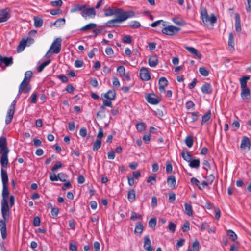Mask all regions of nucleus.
<instances>
[{"label":"nucleus","mask_w":251,"mask_h":251,"mask_svg":"<svg viewBox=\"0 0 251 251\" xmlns=\"http://www.w3.org/2000/svg\"><path fill=\"white\" fill-rule=\"evenodd\" d=\"M1 177L2 183V197L1 201V212L2 219H0V229L1 237L5 240L7 236L6 222L10 217V207L8 205V197L9 191L8 188V177L6 171L1 169Z\"/></svg>","instance_id":"obj_1"},{"label":"nucleus","mask_w":251,"mask_h":251,"mask_svg":"<svg viewBox=\"0 0 251 251\" xmlns=\"http://www.w3.org/2000/svg\"><path fill=\"white\" fill-rule=\"evenodd\" d=\"M9 151L6 138L1 136L0 137V154L1 156L0 158V163L2 168H7L8 166V155Z\"/></svg>","instance_id":"obj_2"},{"label":"nucleus","mask_w":251,"mask_h":251,"mask_svg":"<svg viewBox=\"0 0 251 251\" xmlns=\"http://www.w3.org/2000/svg\"><path fill=\"white\" fill-rule=\"evenodd\" d=\"M201 16L203 22L206 25L208 24H214L217 21V18L214 14H211L210 18L209 17L206 8L201 9Z\"/></svg>","instance_id":"obj_3"},{"label":"nucleus","mask_w":251,"mask_h":251,"mask_svg":"<svg viewBox=\"0 0 251 251\" xmlns=\"http://www.w3.org/2000/svg\"><path fill=\"white\" fill-rule=\"evenodd\" d=\"M117 17L115 18L118 23L123 22L129 18L133 17L135 16V12L133 11H122L119 13H116Z\"/></svg>","instance_id":"obj_4"},{"label":"nucleus","mask_w":251,"mask_h":251,"mask_svg":"<svg viewBox=\"0 0 251 251\" xmlns=\"http://www.w3.org/2000/svg\"><path fill=\"white\" fill-rule=\"evenodd\" d=\"M16 104V100H14L11 103V105L9 107V108L7 112V114L5 119V124L6 125L9 124L13 118L15 111V105Z\"/></svg>","instance_id":"obj_5"},{"label":"nucleus","mask_w":251,"mask_h":251,"mask_svg":"<svg viewBox=\"0 0 251 251\" xmlns=\"http://www.w3.org/2000/svg\"><path fill=\"white\" fill-rule=\"evenodd\" d=\"M181 30L180 28L177 27L173 25H169L164 27L162 29L163 34L169 35L173 36L177 34Z\"/></svg>","instance_id":"obj_6"},{"label":"nucleus","mask_w":251,"mask_h":251,"mask_svg":"<svg viewBox=\"0 0 251 251\" xmlns=\"http://www.w3.org/2000/svg\"><path fill=\"white\" fill-rule=\"evenodd\" d=\"M62 39L60 38H57L54 40L50 47V50H51V53L57 54L60 52L61 49Z\"/></svg>","instance_id":"obj_7"},{"label":"nucleus","mask_w":251,"mask_h":251,"mask_svg":"<svg viewBox=\"0 0 251 251\" xmlns=\"http://www.w3.org/2000/svg\"><path fill=\"white\" fill-rule=\"evenodd\" d=\"M31 89V87L29 84V82L25 81L23 84L22 81L19 86L18 95H20L22 93L27 94L30 92Z\"/></svg>","instance_id":"obj_8"},{"label":"nucleus","mask_w":251,"mask_h":251,"mask_svg":"<svg viewBox=\"0 0 251 251\" xmlns=\"http://www.w3.org/2000/svg\"><path fill=\"white\" fill-rule=\"evenodd\" d=\"M146 100L151 104H158L161 100L154 93L148 94L146 96Z\"/></svg>","instance_id":"obj_9"},{"label":"nucleus","mask_w":251,"mask_h":251,"mask_svg":"<svg viewBox=\"0 0 251 251\" xmlns=\"http://www.w3.org/2000/svg\"><path fill=\"white\" fill-rule=\"evenodd\" d=\"M27 42H29V44H32L34 42V39L32 38H27L26 40H22L20 42L19 45L17 48V52H21L23 51L26 47Z\"/></svg>","instance_id":"obj_10"},{"label":"nucleus","mask_w":251,"mask_h":251,"mask_svg":"<svg viewBox=\"0 0 251 251\" xmlns=\"http://www.w3.org/2000/svg\"><path fill=\"white\" fill-rule=\"evenodd\" d=\"M121 11L122 8H117L113 6L109 7L104 10V16L106 17L116 15V13H119Z\"/></svg>","instance_id":"obj_11"},{"label":"nucleus","mask_w":251,"mask_h":251,"mask_svg":"<svg viewBox=\"0 0 251 251\" xmlns=\"http://www.w3.org/2000/svg\"><path fill=\"white\" fill-rule=\"evenodd\" d=\"M81 15L86 19L88 17H94L96 15V11L94 7L87 8L86 7L81 12Z\"/></svg>","instance_id":"obj_12"},{"label":"nucleus","mask_w":251,"mask_h":251,"mask_svg":"<svg viewBox=\"0 0 251 251\" xmlns=\"http://www.w3.org/2000/svg\"><path fill=\"white\" fill-rule=\"evenodd\" d=\"M140 77L143 81H148L151 78L150 73L147 68L143 67L140 70Z\"/></svg>","instance_id":"obj_13"},{"label":"nucleus","mask_w":251,"mask_h":251,"mask_svg":"<svg viewBox=\"0 0 251 251\" xmlns=\"http://www.w3.org/2000/svg\"><path fill=\"white\" fill-rule=\"evenodd\" d=\"M116 93L114 90H109L106 93L103 94V97L106 99L107 101H110L112 102L115 99Z\"/></svg>","instance_id":"obj_14"},{"label":"nucleus","mask_w":251,"mask_h":251,"mask_svg":"<svg viewBox=\"0 0 251 251\" xmlns=\"http://www.w3.org/2000/svg\"><path fill=\"white\" fill-rule=\"evenodd\" d=\"M251 143L250 141L247 136H244L241 140L240 148L242 149H247L248 151L250 150Z\"/></svg>","instance_id":"obj_15"},{"label":"nucleus","mask_w":251,"mask_h":251,"mask_svg":"<svg viewBox=\"0 0 251 251\" xmlns=\"http://www.w3.org/2000/svg\"><path fill=\"white\" fill-rule=\"evenodd\" d=\"M10 9L9 7H7L0 11V16L1 18L3 19V22L7 21L10 17Z\"/></svg>","instance_id":"obj_16"},{"label":"nucleus","mask_w":251,"mask_h":251,"mask_svg":"<svg viewBox=\"0 0 251 251\" xmlns=\"http://www.w3.org/2000/svg\"><path fill=\"white\" fill-rule=\"evenodd\" d=\"M168 84V81L165 77H161L159 80V90L161 93L165 91V87Z\"/></svg>","instance_id":"obj_17"},{"label":"nucleus","mask_w":251,"mask_h":251,"mask_svg":"<svg viewBox=\"0 0 251 251\" xmlns=\"http://www.w3.org/2000/svg\"><path fill=\"white\" fill-rule=\"evenodd\" d=\"M144 241V249L147 251H152L153 249L149 235L145 236Z\"/></svg>","instance_id":"obj_18"},{"label":"nucleus","mask_w":251,"mask_h":251,"mask_svg":"<svg viewBox=\"0 0 251 251\" xmlns=\"http://www.w3.org/2000/svg\"><path fill=\"white\" fill-rule=\"evenodd\" d=\"M201 90L203 94H211L212 93V87L210 84L204 83L201 87Z\"/></svg>","instance_id":"obj_19"},{"label":"nucleus","mask_w":251,"mask_h":251,"mask_svg":"<svg viewBox=\"0 0 251 251\" xmlns=\"http://www.w3.org/2000/svg\"><path fill=\"white\" fill-rule=\"evenodd\" d=\"M1 64H4L5 67L11 66L13 63L12 57H2L0 55Z\"/></svg>","instance_id":"obj_20"},{"label":"nucleus","mask_w":251,"mask_h":251,"mask_svg":"<svg viewBox=\"0 0 251 251\" xmlns=\"http://www.w3.org/2000/svg\"><path fill=\"white\" fill-rule=\"evenodd\" d=\"M149 65L151 67H154L158 63V59L156 55H153L150 56L149 58Z\"/></svg>","instance_id":"obj_21"},{"label":"nucleus","mask_w":251,"mask_h":251,"mask_svg":"<svg viewBox=\"0 0 251 251\" xmlns=\"http://www.w3.org/2000/svg\"><path fill=\"white\" fill-rule=\"evenodd\" d=\"M185 49L190 53L194 54L198 59H201L202 57L201 54L195 48L191 47H186Z\"/></svg>","instance_id":"obj_22"},{"label":"nucleus","mask_w":251,"mask_h":251,"mask_svg":"<svg viewBox=\"0 0 251 251\" xmlns=\"http://www.w3.org/2000/svg\"><path fill=\"white\" fill-rule=\"evenodd\" d=\"M235 30L237 32H241L242 28L241 26V21H240V17L239 14H236L235 16Z\"/></svg>","instance_id":"obj_23"},{"label":"nucleus","mask_w":251,"mask_h":251,"mask_svg":"<svg viewBox=\"0 0 251 251\" xmlns=\"http://www.w3.org/2000/svg\"><path fill=\"white\" fill-rule=\"evenodd\" d=\"M127 199L130 202H133L136 200V193L134 189H129L127 192Z\"/></svg>","instance_id":"obj_24"},{"label":"nucleus","mask_w":251,"mask_h":251,"mask_svg":"<svg viewBox=\"0 0 251 251\" xmlns=\"http://www.w3.org/2000/svg\"><path fill=\"white\" fill-rule=\"evenodd\" d=\"M250 78V76L245 75L240 78L239 81L241 85V89L247 88V81Z\"/></svg>","instance_id":"obj_25"},{"label":"nucleus","mask_w":251,"mask_h":251,"mask_svg":"<svg viewBox=\"0 0 251 251\" xmlns=\"http://www.w3.org/2000/svg\"><path fill=\"white\" fill-rule=\"evenodd\" d=\"M172 21L176 25L183 26L186 24V22L181 18L176 16L172 19Z\"/></svg>","instance_id":"obj_26"},{"label":"nucleus","mask_w":251,"mask_h":251,"mask_svg":"<svg viewBox=\"0 0 251 251\" xmlns=\"http://www.w3.org/2000/svg\"><path fill=\"white\" fill-rule=\"evenodd\" d=\"M167 183L170 187L174 188L176 184V180L175 176L173 175L170 176L167 178Z\"/></svg>","instance_id":"obj_27"},{"label":"nucleus","mask_w":251,"mask_h":251,"mask_svg":"<svg viewBox=\"0 0 251 251\" xmlns=\"http://www.w3.org/2000/svg\"><path fill=\"white\" fill-rule=\"evenodd\" d=\"M241 96L243 100L249 99L250 98V91L249 88L242 89Z\"/></svg>","instance_id":"obj_28"},{"label":"nucleus","mask_w":251,"mask_h":251,"mask_svg":"<svg viewBox=\"0 0 251 251\" xmlns=\"http://www.w3.org/2000/svg\"><path fill=\"white\" fill-rule=\"evenodd\" d=\"M189 166L192 168H198L200 166V160L199 159H192L189 162Z\"/></svg>","instance_id":"obj_29"},{"label":"nucleus","mask_w":251,"mask_h":251,"mask_svg":"<svg viewBox=\"0 0 251 251\" xmlns=\"http://www.w3.org/2000/svg\"><path fill=\"white\" fill-rule=\"evenodd\" d=\"M181 155L183 159L188 162H189L193 158V155L188 151L186 152L185 151H183Z\"/></svg>","instance_id":"obj_30"},{"label":"nucleus","mask_w":251,"mask_h":251,"mask_svg":"<svg viewBox=\"0 0 251 251\" xmlns=\"http://www.w3.org/2000/svg\"><path fill=\"white\" fill-rule=\"evenodd\" d=\"M33 20L34 25L36 27H40L42 26L43 24V20L41 18L35 16L33 18Z\"/></svg>","instance_id":"obj_31"},{"label":"nucleus","mask_w":251,"mask_h":251,"mask_svg":"<svg viewBox=\"0 0 251 251\" xmlns=\"http://www.w3.org/2000/svg\"><path fill=\"white\" fill-rule=\"evenodd\" d=\"M211 110H209L206 114L202 116L201 125H203L204 123L209 120L211 118Z\"/></svg>","instance_id":"obj_32"},{"label":"nucleus","mask_w":251,"mask_h":251,"mask_svg":"<svg viewBox=\"0 0 251 251\" xmlns=\"http://www.w3.org/2000/svg\"><path fill=\"white\" fill-rule=\"evenodd\" d=\"M97 27V25L95 23H90L80 29V31H87L89 30L94 29Z\"/></svg>","instance_id":"obj_33"},{"label":"nucleus","mask_w":251,"mask_h":251,"mask_svg":"<svg viewBox=\"0 0 251 251\" xmlns=\"http://www.w3.org/2000/svg\"><path fill=\"white\" fill-rule=\"evenodd\" d=\"M185 206V212L186 214L188 216H192L193 215V209L192 205L188 203H185L184 204Z\"/></svg>","instance_id":"obj_34"},{"label":"nucleus","mask_w":251,"mask_h":251,"mask_svg":"<svg viewBox=\"0 0 251 251\" xmlns=\"http://www.w3.org/2000/svg\"><path fill=\"white\" fill-rule=\"evenodd\" d=\"M136 128L139 132H142L145 130L146 128V124L144 122H140L136 124Z\"/></svg>","instance_id":"obj_35"},{"label":"nucleus","mask_w":251,"mask_h":251,"mask_svg":"<svg viewBox=\"0 0 251 251\" xmlns=\"http://www.w3.org/2000/svg\"><path fill=\"white\" fill-rule=\"evenodd\" d=\"M143 226L142 224L139 222L136 224V226L134 230L135 233H139L141 234L143 231Z\"/></svg>","instance_id":"obj_36"},{"label":"nucleus","mask_w":251,"mask_h":251,"mask_svg":"<svg viewBox=\"0 0 251 251\" xmlns=\"http://www.w3.org/2000/svg\"><path fill=\"white\" fill-rule=\"evenodd\" d=\"M33 73L31 71H27L25 74V77L23 80V83H25V81L29 82L30 81L31 78L32 76Z\"/></svg>","instance_id":"obj_37"},{"label":"nucleus","mask_w":251,"mask_h":251,"mask_svg":"<svg viewBox=\"0 0 251 251\" xmlns=\"http://www.w3.org/2000/svg\"><path fill=\"white\" fill-rule=\"evenodd\" d=\"M200 248V243L196 240L192 244V249L189 248L186 251H198Z\"/></svg>","instance_id":"obj_38"},{"label":"nucleus","mask_w":251,"mask_h":251,"mask_svg":"<svg viewBox=\"0 0 251 251\" xmlns=\"http://www.w3.org/2000/svg\"><path fill=\"white\" fill-rule=\"evenodd\" d=\"M86 5H81V4H77L74 7H73L71 10V12H75L77 11H81L82 12L83 11L84 9L86 7Z\"/></svg>","instance_id":"obj_39"},{"label":"nucleus","mask_w":251,"mask_h":251,"mask_svg":"<svg viewBox=\"0 0 251 251\" xmlns=\"http://www.w3.org/2000/svg\"><path fill=\"white\" fill-rule=\"evenodd\" d=\"M112 107V103L111 101H107L105 99H103V103L100 107V110L101 112L103 111L105 109V107Z\"/></svg>","instance_id":"obj_40"},{"label":"nucleus","mask_w":251,"mask_h":251,"mask_svg":"<svg viewBox=\"0 0 251 251\" xmlns=\"http://www.w3.org/2000/svg\"><path fill=\"white\" fill-rule=\"evenodd\" d=\"M65 19L64 18H59L56 20L52 25L56 26L57 27H59L65 25Z\"/></svg>","instance_id":"obj_41"},{"label":"nucleus","mask_w":251,"mask_h":251,"mask_svg":"<svg viewBox=\"0 0 251 251\" xmlns=\"http://www.w3.org/2000/svg\"><path fill=\"white\" fill-rule=\"evenodd\" d=\"M228 45L229 47H231V50H234V37H233V33L232 32H230L229 34Z\"/></svg>","instance_id":"obj_42"},{"label":"nucleus","mask_w":251,"mask_h":251,"mask_svg":"<svg viewBox=\"0 0 251 251\" xmlns=\"http://www.w3.org/2000/svg\"><path fill=\"white\" fill-rule=\"evenodd\" d=\"M101 146V140L97 139L93 145V150L94 151H97Z\"/></svg>","instance_id":"obj_43"},{"label":"nucleus","mask_w":251,"mask_h":251,"mask_svg":"<svg viewBox=\"0 0 251 251\" xmlns=\"http://www.w3.org/2000/svg\"><path fill=\"white\" fill-rule=\"evenodd\" d=\"M185 142L186 145L189 148L192 147L193 145V143H194V141H193L192 136H187L185 139Z\"/></svg>","instance_id":"obj_44"},{"label":"nucleus","mask_w":251,"mask_h":251,"mask_svg":"<svg viewBox=\"0 0 251 251\" xmlns=\"http://www.w3.org/2000/svg\"><path fill=\"white\" fill-rule=\"evenodd\" d=\"M118 23L116 20L115 19L109 20L105 24V26L108 27H114L117 26L114 23Z\"/></svg>","instance_id":"obj_45"},{"label":"nucleus","mask_w":251,"mask_h":251,"mask_svg":"<svg viewBox=\"0 0 251 251\" xmlns=\"http://www.w3.org/2000/svg\"><path fill=\"white\" fill-rule=\"evenodd\" d=\"M227 235L233 241H235L237 238V236L235 233L231 230H228L227 231Z\"/></svg>","instance_id":"obj_46"},{"label":"nucleus","mask_w":251,"mask_h":251,"mask_svg":"<svg viewBox=\"0 0 251 251\" xmlns=\"http://www.w3.org/2000/svg\"><path fill=\"white\" fill-rule=\"evenodd\" d=\"M50 61H51L50 60H48L42 63L41 65H40L38 67V68H37L38 71L39 72H41L44 70V68L50 63Z\"/></svg>","instance_id":"obj_47"},{"label":"nucleus","mask_w":251,"mask_h":251,"mask_svg":"<svg viewBox=\"0 0 251 251\" xmlns=\"http://www.w3.org/2000/svg\"><path fill=\"white\" fill-rule=\"evenodd\" d=\"M160 24H161L163 26H166L165 22L162 20L156 21L151 23L150 25L152 27H155L159 25Z\"/></svg>","instance_id":"obj_48"},{"label":"nucleus","mask_w":251,"mask_h":251,"mask_svg":"<svg viewBox=\"0 0 251 251\" xmlns=\"http://www.w3.org/2000/svg\"><path fill=\"white\" fill-rule=\"evenodd\" d=\"M58 178L59 180L62 182H65L66 181V179L68 177V176L66 173L61 172L59 173L58 174Z\"/></svg>","instance_id":"obj_49"},{"label":"nucleus","mask_w":251,"mask_h":251,"mask_svg":"<svg viewBox=\"0 0 251 251\" xmlns=\"http://www.w3.org/2000/svg\"><path fill=\"white\" fill-rule=\"evenodd\" d=\"M199 72L200 74L204 76H208L209 74L208 70L204 67H200Z\"/></svg>","instance_id":"obj_50"},{"label":"nucleus","mask_w":251,"mask_h":251,"mask_svg":"<svg viewBox=\"0 0 251 251\" xmlns=\"http://www.w3.org/2000/svg\"><path fill=\"white\" fill-rule=\"evenodd\" d=\"M118 74L119 76L121 77L126 73V69L123 66H120L117 69Z\"/></svg>","instance_id":"obj_51"},{"label":"nucleus","mask_w":251,"mask_h":251,"mask_svg":"<svg viewBox=\"0 0 251 251\" xmlns=\"http://www.w3.org/2000/svg\"><path fill=\"white\" fill-rule=\"evenodd\" d=\"M142 216L140 214L137 215L135 212L132 211L130 217V220L132 221H135L137 219H141Z\"/></svg>","instance_id":"obj_52"},{"label":"nucleus","mask_w":251,"mask_h":251,"mask_svg":"<svg viewBox=\"0 0 251 251\" xmlns=\"http://www.w3.org/2000/svg\"><path fill=\"white\" fill-rule=\"evenodd\" d=\"M140 23L137 21H132L129 25V26L134 29L138 28L140 27Z\"/></svg>","instance_id":"obj_53"},{"label":"nucleus","mask_w":251,"mask_h":251,"mask_svg":"<svg viewBox=\"0 0 251 251\" xmlns=\"http://www.w3.org/2000/svg\"><path fill=\"white\" fill-rule=\"evenodd\" d=\"M123 41L126 44H130L132 42V39L129 35H124L122 38Z\"/></svg>","instance_id":"obj_54"},{"label":"nucleus","mask_w":251,"mask_h":251,"mask_svg":"<svg viewBox=\"0 0 251 251\" xmlns=\"http://www.w3.org/2000/svg\"><path fill=\"white\" fill-rule=\"evenodd\" d=\"M190 223L189 221H186L183 225L181 229L183 232H187L190 230Z\"/></svg>","instance_id":"obj_55"},{"label":"nucleus","mask_w":251,"mask_h":251,"mask_svg":"<svg viewBox=\"0 0 251 251\" xmlns=\"http://www.w3.org/2000/svg\"><path fill=\"white\" fill-rule=\"evenodd\" d=\"M191 182L193 185H196L200 190H202V188L199 185L200 181L195 177H192L191 179Z\"/></svg>","instance_id":"obj_56"},{"label":"nucleus","mask_w":251,"mask_h":251,"mask_svg":"<svg viewBox=\"0 0 251 251\" xmlns=\"http://www.w3.org/2000/svg\"><path fill=\"white\" fill-rule=\"evenodd\" d=\"M156 225V219L155 218H151L149 222V226L150 227H155Z\"/></svg>","instance_id":"obj_57"},{"label":"nucleus","mask_w":251,"mask_h":251,"mask_svg":"<svg viewBox=\"0 0 251 251\" xmlns=\"http://www.w3.org/2000/svg\"><path fill=\"white\" fill-rule=\"evenodd\" d=\"M176 200V194L174 192L170 193L169 194L168 201L170 203H173Z\"/></svg>","instance_id":"obj_58"},{"label":"nucleus","mask_w":251,"mask_h":251,"mask_svg":"<svg viewBox=\"0 0 251 251\" xmlns=\"http://www.w3.org/2000/svg\"><path fill=\"white\" fill-rule=\"evenodd\" d=\"M40 218L38 216H36L34 218L33 221V225L34 226H38L40 225Z\"/></svg>","instance_id":"obj_59"},{"label":"nucleus","mask_w":251,"mask_h":251,"mask_svg":"<svg viewBox=\"0 0 251 251\" xmlns=\"http://www.w3.org/2000/svg\"><path fill=\"white\" fill-rule=\"evenodd\" d=\"M62 167V164L61 162L58 161L55 164L53 165V166L51 168V171L52 172L55 171L59 168H61Z\"/></svg>","instance_id":"obj_60"},{"label":"nucleus","mask_w":251,"mask_h":251,"mask_svg":"<svg viewBox=\"0 0 251 251\" xmlns=\"http://www.w3.org/2000/svg\"><path fill=\"white\" fill-rule=\"evenodd\" d=\"M176 225L173 222H170L169 223L168 228L171 232L174 233L176 230Z\"/></svg>","instance_id":"obj_61"},{"label":"nucleus","mask_w":251,"mask_h":251,"mask_svg":"<svg viewBox=\"0 0 251 251\" xmlns=\"http://www.w3.org/2000/svg\"><path fill=\"white\" fill-rule=\"evenodd\" d=\"M59 209L58 208L52 207L51 210V214L54 218L56 217L59 213Z\"/></svg>","instance_id":"obj_62"},{"label":"nucleus","mask_w":251,"mask_h":251,"mask_svg":"<svg viewBox=\"0 0 251 251\" xmlns=\"http://www.w3.org/2000/svg\"><path fill=\"white\" fill-rule=\"evenodd\" d=\"M195 105L192 101H188L186 103V108L187 109H194Z\"/></svg>","instance_id":"obj_63"},{"label":"nucleus","mask_w":251,"mask_h":251,"mask_svg":"<svg viewBox=\"0 0 251 251\" xmlns=\"http://www.w3.org/2000/svg\"><path fill=\"white\" fill-rule=\"evenodd\" d=\"M63 2L61 0H57L50 2V4L53 6H61Z\"/></svg>","instance_id":"obj_64"}]
</instances>
